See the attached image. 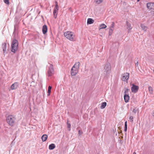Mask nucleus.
Returning <instances> with one entry per match:
<instances>
[{
    "label": "nucleus",
    "mask_w": 154,
    "mask_h": 154,
    "mask_svg": "<svg viewBox=\"0 0 154 154\" xmlns=\"http://www.w3.org/2000/svg\"><path fill=\"white\" fill-rule=\"evenodd\" d=\"M64 35L67 39L70 41H74L75 40V35L72 32L70 31L66 32L64 33Z\"/></svg>",
    "instance_id": "1"
},
{
    "label": "nucleus",
    "mask_w": 154,
    "mask_h": 154,
    "mask_svg": "<svg viewBox=\"0 0 154 154\" xmlns=\"http://www.w3.org/2000/svg\"><path fill=\"white\" fill-rule=\"evenodd\" d=\"M8 124L10 126H13L15 122L16 119L13 116L9 115L6 118Z\"/></svg>",
    "instance_id": "2"
},
{
    "label": "nucleus",
    "mask_w": 154,
    "mask_h": 154,
    "mask_svg": "<svg viewBox=\"0 0 154 154\" xmlns=\"http://www.w3.org/2000/svg\"><path fill=\"white\" fill-rule=\"evenodd\" d=\"M111 66L109 63H106L104 67V74L105 77L109 75L110 72Z\"/></svg>",
    "instance_id": "3"
},
{
    "label": "nucleus",
    "mask_w": 154,
    "mask_h": 154,
    "mask_svg": "<svg viewBox=\"0 0 154 154\" xmlns=\"http://www.w3.org/2000/svg\"><path fill=\"white\" fill-rule=\"evenodd\" d=\"M18 43L16 39L13 40L11 45V51L12 52L15 53L17 50Z\"/></svg>",
    "instance_id": "4"
},
{
    "label": "nucleus",
    "mask_w": 154,
    "mask_h": 154,
    "mask_svg": "<svg viewBox=\"0 0 154 154\" xmlns=\"http://www.w3.org/2000/svg\"><path fill=\"white\" fill-rule=\"evenodd\" d=\"M55 5L53 11L54 17L55 18L57 17V12L59 10V7L58 5L57 2L56 1L55 2Z\"/></svg>",
    "instance_id": "5"
},
{
    "label": "nucleus",
    "mask_w": 154,
    "mask_h": 154,
    "mask_svg": "<svg viewBox=\"0 0 154 154\" xmlns=\"http://www.w3.org/2000/svg\"><path fill=\"white\" fill-rule=\"evenodd\" d=\"M48 76H52L54 74V69L52 65L50 64L48 71Z\"/></svg>",
    "instance_id": "6"
},
{
    "label": "nucleus",
    "mask_w": 154,
    "mask_h": 154,
    "mask_svg": "<svg viewBox=\"0 0 154 154\" xmlns=\"http://www.w3.org/2000/svg\"><path fill=\"white\" fill-rule=\"evenodd\" d=\"M122 76V81H127L129 79V73L128 72H126L123 74Z\"/></svg>",
    "instance_id": "7"
},
{
    "label": "nucleus",
    "mask_w": 154,
    "mask_h": 154,
    "mask_svg": "<svg viewBox=\"0 0 154 154\" xmlns=\"http://www.w3.org/2000/svg\"><path fill=\"white\" fill-rule=\"evenodd\" d=\"M132 85V87L131 88V91L134 93L137 92L139 89V87L138 86L135 85L134 84H133Z\"/></svg>",
    "instance_id": "8"
},
{
    "label": "nucleus",
    "mask_w": 154,
    "mask_h": 154,
    "mask_svg": "<svg viewBox=\"0 0 154 154\" xmlns=\"http://www.w3.org/2000/svg\"><path fill=\"white\" fill-rule=\"evenodd\" d=\"M146 7L149 9L154 10V2H149L147 3Z\"/></svg>",
    "instance_id": "9"
},
{
    "label": "nucleus",
    "mask_w": 154,
    "mask_h": 154,
    "mask_svg": "<svg viewBox=\"0 0 154 154\" xmlns=\"http://www.w3.org/2000/svg\"><path fill=\"white\" fill-rule=\"evenodd\" d=\"M78 70L72 67L71 70V76H74L75 75L78 73Z\"/></svg>",
    "instance_id": "10"
},
{
    "label": "nucleus",
    "mask_w": 154,
    "mask_h": 154,
    "mask_svg": "<svg viewBox=\"0 0 154 154\" xmlns=\"http://www.w3.org/2000/svg\"><path fill=\"white\" fill-rule=\"evenodd\" d=\"M18 85L19 83L18 82H15L11 85V88L12 90L15 89L17 88Z\"/></svg>",
    "instance_id": "11"
},
{
    "label": "nucleus",
    "mask_w": 154,
    "mask_h": 154,
    "mask_svg": "<svg viewBox=\"0 0 154 154\" xmlns=\"http://www.w3.org/2000/svg\"><path fill=\"white\" fill-rule=\"evenodd\" d=\"M80 65V63L79 62H76L74 65V66L72 67L73 68H75L76 69H77L79 70V68Z\"/></svg>",
    "instance_id": "12"
},
{
    "label": "nucleus",
    "mask_w": 154,
    "mask_h": 154,
    "mask_svg": "<svg viewBox=\"0 0 154 154\" xmlns=\"http://www.w3.org/2000/svg\"><path fill=\"white\" fill-rule=\"evenodd\" d=\"M124 99L126 103H127L128 102L129 100V96L127 94H125L124 96Z\"/></svg>",
    "instance_id": "13"
},
{
    "label": "nucleus",
    "mask_w": 154,
    "mask_h": 154,
    "mask_svg": "<svg viewBox=\"0 0 154 154\" xmlns=\"http://www.w3.org/2000/svg\"><path fill=\"white\" fill-rule=\"evenodd\" d=\"M47 26L46 25H44L43 26L42 28V32L44 34H45L47 32Z\"/></svg>",
    "instance_id": "14"
},
{
    "label": "nucleus",
    "mask_w": 154,
    "mask_h": 154,
    "mask_svg": "<svg viewBox=\"0 0 154 154\" xmlns=\"http://www.w3.org/2000/svg\"><path fill=\"white\" fill-rule=\"evenodd\" d=\"M2 48L4 53H5L6 51V44L5 43H3L2 45Z\"/></svg>",
    "instance_id": "15"
},
{
    "label": "nucleus",
    "mask_w": 154,
    "mask_h": 154,
    "mask_svg": "<svg viewBox=\"0 0 154 154\" xmlns=\"http://www.w3.org/2000/svg\"><path fill=\"white\" fill-rule=\"evenodd\" d=\"M42 139L43 142H45L46 141L47 138L48 136L46 134H44L42 137Z\"/></svg>",
    "instance_id": "16"
},
{
    "label": "nucleus",
    "mask_w": 154,
    "mask_h": 154,
    "mask_svg": "<svg viewBox=\"0 0 154 154\" xmlns=\"http://www.w3.org/2000/svg\"><path fill=\"white\" fill-rule=\"evenodd\" d=\"M126 24L127 26V29H128V32L131 29L132 27L131 25L128 21H126Z\"/></svg>",
    "instance_id": "17"
},
{
    "label": "nucleus",
    "mask_w": 154,
    "mask_h": 154,
    "mask_svg": "<svg viewBox=\"0 0 154 154\" xmlns=\"http://www.w3.org/2000/svg\"><path fill=\"white\" fill-rule=\"evenodd\" d=\"M55 147V146L54 144L52 143L49 146V149L50 150H52Z\"/></svg>",
    "instance_id": "18"
},
{
    "label": "nucleus",
    "mask_w": 154,
    "mask_h": 154,
    "mask_svg": "<svg viewBox=\"0 0 154 154\" xmlns=\"http://www.w3.org/2000/svg\"><path fill=\"white\" fill-rule=\"evenodd\" d=\"M94 20L91 18H88L87 20V23L88 24H91L94 23Z\"/></svg>",
    "instance_id": "19"
},
{
    "label": "nucleus",
    "mask_w": 154,
    "mask_h": 154,
    "mask_svg": "<svg viewBox=\"0 0 154 154\" xmlns=\"http://www.w3.org/2000/svg\"><path fill=\"white\" fill-rule=\"evenodd\" d=\"M140 27L144 31H146L147 29V27L143 24H141L140 25Z\"/></svg>",
    "instance_id": "20"
},
{
    "label": "nucleus",
    "mask_w": 154,
    "mask_h": 154,
    "mask_svg": "<svg viewBox=\"0 0 154 154\" xmlns=\"http://www.w3.org/2000/svg\"><path fill=\"white\" fill-rule=\"evenodd\" d=\"M99 29H105L106 28V26L105 24H102L100 25Z\"/></svg>",
    "instance_id": "21"
},
{
    "label": "nucleus",
    "mask_w": 154,
    "mask_h": 154,
    "mask_svg": "<svg viewBox=\"0 0 154 154\" xmlns=\"http://www.w3.org/2000/svg\"><path fill=\"white\" fill-rule=\"evenodd\" d=\"M106 105V102L103 103L101 106L100 108L101 109H103L105 108Z\"/></svg>",
    "instance_id": "22"
},
{
    "label": "nucleus",
    "mask_w": 154,
    "mask_h": 154,
    "mask_svg": "<svg viewBox=\"0 0 154 154\" xmlns=\"http://www.w3.org/2000/svg\"><path fill=\"white\" fill-rule=\"evenodd\" d=\"M51 88H52V87L51 86H48V96H49L50 94V93H51Z\"/></svg>",
    "instance_id": "23"
},
{
    "label": "nucleus",
    "mask_w": 154,
    "mask_h": 154,
    "mask_svg": "<svg viewBox=\"0 0 154 154\" xmlns=\"http://www.w3.org/2000/svg\"><path fill=\"white\" fill-rule=\"evenodd\" d=\"M73 79L75 81H76L77 80H79L80 78L79 76L77 75L76 77L73 78Z\"/></svg>",
    "instance_id": "24"
},
{
    "label": "nucleus",
    "mask_w": 154,
    "mask_h": 154,
    "mask_svg": "<svg viewBox=\"0 0 154 154\" xmlns=\"http://www.w3.org/2000/svg\"><path fill=\"white\" fill-rule=\"evenodd\" d=\"M148 89L150 93L152 94L153 91V89L150 86H149V87Z\"/></svg>",
    "instance_id": "25"
},
{
    "label": "nucleus",
    "mask_w": 154,
    "mask_h": 154,
    "mask_svg": "<svg viewBox=\"0 0 154 154\" xmlns=\"http://www.w3.org/2000/svg\"><path fill=\"white\" fill-rule=\"evenodd\" d=\"M95 2L96 3L99 4L103 2V0H95Z\"/></svg>",
    "instance_id": "26"
},
{
    "label": "nucleus",
    "mask_w": 154,
    "mask_h": 154,
    "mask_svg": "<svg viewBox=\"0 0 154 154\" xmlns=\"http://www.w3.org/2000/svg\"><path fill=\"white\" fill-rule=\"evenodd\" d=\"M114 30V29H110L109 32V35H111L112 33V32Z\"/></svg>",
    "instance_id": "27"
},
{
    "label": "nucleus",
    "mask_w": 154,
    "mask_h": 154,
    "mask_svg": "<svg viewBox=\"0 0 154 154\" xmlns=\"http://www.w3.org/2000/svg\"><path fill=\"white\" fill-rule=\"evenodd\" d=\"M114 26V22H112V23L111 24V25L110 26V29H113Z\"/></svg>",
    "instance_id": "28"
},
{
    "label": "nucleus",
    "mask_w": 154,
    "mask_h": 154,
    "mask_svg": "<svg viewBox=\"0 0 154 154\" xmlns=\"http://www.w3.org/2000/svg\"><path fill=\"white\" fill-rule=\"evenodd\" d=\"M4 2L7 5L9 4V0H4Z\"/></svg>",
    "instance_id": "29"
},
{
    "label": "nucleus",
    "mask_w": 154,
    "mask_h": 154,
    "mask_svg": "<svg viewBox=\"0 0 154 154\" xmlns=\"http://www.w3.org/2000/svg\"><path fill=\"white\" fill-rule=\"evenodd\" d=\"M128 92V89H125V91L124 92L125 94H126V93H127Z\"/></svg>",
    "instance_id": "30"
},
{
    "label": "nucleus",
    "mask_w": 154,
    "mask_h": 154,
    "mask_svg": "<svg viewBox=\"0 0 154 154\" xmlns=\"http://www.w3.org/2000/svg\"><path fill=\"white\" fill-rule=\"evenodd\" d=\"M133 116H131L129 117V119L131 120L132 122H133Z\"/></svg>",
    "instance_id": "31"
},
{
    "label": "nucleus",
    "mask_w": 154,
    "mask_h": 154,
    "mask_svg": "<svg viewBox=\"0 0 154 154\" xmlns=\"http://www.w3.org/2000/svg\"><path fill=\"white\" fill-rule=\"evenodd\" d=\"M125 128H127V122L126 121L125 123Z\"/></svg>",
    "instance_id": "32"
},
{
    "label": "nucleus",
    "mask_w": 154,
    "mask_h": 154,
    "mask_svg": "<svg viewBox=\"0 0 154 154\" xmlns=\"http://www.w3.org/2000/svg\"><path fill=\"white\" fill-rule=\"evenodd\" d=\"M78 133H79V135H80L82 133V131H80V130H79Z\"/></svg>",
    "instance_id": "33"
},
{
    "label": "nucleus",
    "mask_w": 154,
    "mask_h": 154,
    "mask_svg": "<svg viewBox=\"0 0 154 154\" xmlns=\"http://www.w3.org/2000/svg\"><path fill=\"white\" fill-rule=\"evenodd\" d=\"M71 127V125L70 124H68L67 127L70 128Z\"/></svg>",
    "instance_id": "34"
},
{
    "label": "nucleus",
    "mask_w": 154,
    "mask_h": 154,
    "mask_svg": "<svg viewBox=\"0 0 154 154\" xmlns=\"http://www.w3.org/2000/svg\"><path fill=\"white\" fill-rule=\"evenodd\" d=\"M136 112H137V110H135V109H134L133 110V112H134L135 113H136Z\"/></svg>",
    "instance_id": "35"
},
{
    "label": "nucleus",
    "mask_w": 154,
    "mask_h": 154,
    "mask_svg": "<svg viewBox=\"0 0 154 154\" xmlns=\"http://www.w3.org/2000/svg\"><path fill=\"white\" fill-rule=\"evenodd\" d=\"M138 62H137L135 63V66H138Z\"/></svg>",
    "instance_id": "36"
},
{
    "label": "nucleus",
    "mask_w": 154,
    "mask_h": 154,
    "mask_svg": "<svg viewBox=\"0 0 154 154\" xmlns=\"http://www.w3.org/2000/svg\"><path fill=\"white\" fill-rule=\"evenodd\" d=\"M127 128H125L124 131L125 132L127 131Z\"/></svg>",
    "instance_id": "37"
},
{
    "label": "nucleus",
    "mask_w": 154,
    "mask_h": 154,
    "mask_svg": "<svg viewBox=\"0 0 154 154\" xmlns=\"http://www.w3.org/2000/svg\"><path fill=\"white\" fill-rule=\"evenodd\" d=\"M152 115L154 117V111H153L152 112Z\"/></svg>",
    "instance_id": "38"
},
{
    "label": "nucleus",
    "mask_w": 154,
    "mask_h": 154,
    "mask_svg": "<svg viewBox=\"0 0 154 154\" xmlns=\"http://www.w3.org/2000/svg\"><path fill=\"white\" fill-rule=\"evenodd\" d=\"M122 131L120 130V133H122Z\"/></svg>",
    "instance_id": "39"
},
{
    "label": "nucleus",
    "mask_w": 154,
    "mask_h": 154,
    "mask_svg": "<svg viewBox=\"0 0 154 154\" xmlns=\"http://www.w3.org/2000/svg\"><path fill=\"white\" fill-rule=\"evenodd\" d=\"M133 154H136V153L135 152H134Z\"/></svg>",
    "instance_id": "40"
},
{
    "label": "nucleus",
    "mask_w": 154,
    "mask_h": 154,
    "mask_svg": "<svg viewBox=\"0 0 154 154\" xmlns=\"http://www.w3.org/2000/svg\"><path fill=\"white\" fill-rule=\"evenodd\" d=\"M140 0H137V2H138L140 1Z\"/></svg>",
    "instance_id": "41"
},
{
    "label": "nucleus",
    "mask_w": 154,
    "mask_h": 154,
    "mask_svg": "<svg viewBox=\"0 0 154 154\" xmlns=\"http://www.w3.org/2000/svg\"><path fill=\"white\" fill-rule=\"evenodd\" d=\"M153 14L154 15V11H153Z\"/></svg>",
    "instance_id": "42"
},
{
    "label": "nucleus",
    "mask_w": 154,
    "mask_h": 154,
    "mask_svg": "<svg viewBox=\"0 0 154 154\" xmlns=\"http://www.w3.org/2000/svg\"><path fill=\"white\" fill-rule=\"evenodd\" d=\"M153 72H154V69L153 70Z\"/></svg>",
    "instance_id": "43"
}]
</instances>
